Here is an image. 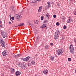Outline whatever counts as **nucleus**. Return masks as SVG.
Returning a JSON list of instances; mask_svg holds the SVG:
<instances>
[{"instance_id":"f257e3e1","label":"nucleus","mask_w":76,"mask_h":76,"mask_svg":"<svg viewBox=\"0 0 76 76\" xmlns=\"http://www.w3.org/2000/svg\"><path fill=\"white\" fill-rule=\"evenodd\" d=\"M69 49L70 53H75V50L74 49V47H73V46L72 45H70Z\"/></svg>"},{"instance_id":"f03ea898","label":"nucleus","mask_w":76,"mask_h":76,"mask_svg":"<svg viewBox=\"0 0 76 76\" xmlns=\"http://www.w3.org/2000/svg\"><path fill=\"white\" fill-rule=\"evenodd\" d=\"M0 42L2 47H3V48H6V46L5 45V42H4V41H3V39H1L0 41Z\"/></svg>"},{"instance_id":"7ed1b4c3","label":"nucleus","mask_w":76,"mask_h":76,"mask_svg":"<svg viewBox=\"0 0 76 76\" xmlns=\"http://www.w3.org/2000/svg\"><path fill=\"white\" fill-rule=\"evenodd\" d=\"M63 50L59 49L58 50L56 53L58 55H61L63 54Z\"/></svg>"},{"instance_id":"20e7f679","label":"nucleus","mask_w":76,"mask_h":76,"mask_svg":"<svg viewBox=\"0 0 76 76\" xmlns=\"http://www.w3.org/2000/svg\"><path fill=\"white\" fill-rule=\"evenodd\" d=\"M21 17H22V15L20 16L18 14L15 15L14 16L15 18L16 19H18V20H20Z\"/></svg>"},{"instance_id":"39448f33","label":"nucleus","mask_w":76,"mask_h":76,"mask_svg":"<svg viewBox=\"0 0 76 76\" xmlns=\"http://www.w3.org/2000/svg\"><path fill=\"white\" fill-rule=\"evenodd\" d=\"M19 66L20 67H21L22 69H25L26 67V65L23 63H21L20 64Z\"/></svg>"},{"instance_id":"423d86ee","label":"nucleus","mask_w":76,"mask_h":76,"mask_svg":"<svg viewBox=\"0 0 76 76\" xmlns=\"http://www.w3.org/2000/svg\"><path fill=\"white\" fill-rule=\"evenodd\" d=\"M1 35H2L3 37L4 38H6L7 37V33L4 32L3 31H1Z\"/></svg>"},{"instance_id":"0eeeda50","label":"nucleus","mask_w":76,"mask_h":76,"mask_svg":"<svg viewBox=\"0 0 76 76\" xmlns=\"http://www.w3.org/2000/svg\"><path fill=\"white\" fill-rule=\"evenodd\" d=\"M58 37H59V35L55 34L54 37L55 39H57L58 38Z\"/></svg>"},{"instance_id":"6e6552de","label":"nucleus","mask_w":76,"mask_h":76,"mask_svg":"<svg viewBox=\"0 0 76 76\" xmlns=\"http://www.w3.org/2000/svg\"><path fill=\"white\" fill-rule=\"evenodd\" d=\"M2 54L4 56H5L7 54V52L4 51L2 52Z\"/></svg>"},{"instance_id":"1a4fd4ad","label":"nucleus","mask_w":76,"mask_h":76,"mask_svg":"<svg viewBox=\"0 0 76 76\" xmlns=\"http://www.w3.org/2000/svg\"><path fill=\"white\" fill-rule=\"evenodd\" d=\"M20 72L19 71H17L16 72L15 75L17 76H19V75H20Z\"/></svg>"},{"instance_id":"9d476101","label":"nucleus","mask_w":76,"mask_h":76,"mask_svg":"<svg viewBox=\"0 0 76 76\" xmlns=\"http://www.w3.org/2000/svg\"><path fill=\"white\" fill-rule=\"evenodd\" d=\"M34 64H35V62L33 61L31 63H30L29 64L28 63L27 64L28 65V66H32V65H34Z\"/></svg>"},{"instance_id":"9b49d317","label":"nucleus","mask_w":76,"mask_h":76,"mask_svg":"<svg viewBox=\"0 0 76 76\" xmlns=\"http://www.w3.org/2000/svg\"><path fill=\"white\" fill-rule=\"evenodd\" d=\"M55 34H56L59 35H60V31H59V30H56V31Z\"/></svg>"},{"instance_id":"f8f14e48","label":"nucleus","mask_w":76,"mask_h":76,"mask_svg":"<svg viewBox=\"0 0 76 76\" xmlns=\"http://www.w3.org/2000/svg\"><path fill=\"white\" fill-rule=\"evenodd\" d=\"M72 20L71 19H69L67 20V22L68 23H70V22H72Z\"/></svg>"},{"instance_id":"ddd939ff","label":"nucleus","mask_w":76,"mask_h":76,"mask_svg":"<svg viewBox=\"0 0 76 76\" xmlns=\"http://www.w3.org/2000/svg\"><path fill=\"white\" fill-rule=\"evenodd\" d=\"M39 37H37L36 38V42H38L39 40Z\"/></svg>"},{"instance_id":"4468645a","label":"nucleus","mask_w":76,"mask_h":76,"mask_svg":"<svg viewBox=\"0 0 76 76\" xmlns=\"http://www.w3.org/2000/svg\"><path fill=\"white\" fill-rule=\"evenodd\" d=\"M15 7H10V10L12 12V11H13V9H14Z\"/></svg>"},{"instance_id":"2eb2a0df","label":"nucleus","mask_w":76,"mask_h":76,"mask_svg":"<svg viewBox=\"0 0 76 76\" xmlns=\"http://www.w3.org/2000/svg\"><path fill=\"white\" fill-rule=\"evenodd\" d=\"M43 72L45 74H46V75H47V74L48 73V71L47 70H44Z\"/></svg>"},{"instance_id":"dca6fc26","label":"nucleus","mask_w":76,"mask_h":76,"mask_svg":"<svg viewBox=\"0 0 76 76\" xmlns=\"http://www.w3.org/2000/svg\"><path fill=\"white\" fill-rule=\"evenodd\" d=\"M14 72H15V70L13 68L11 69V73L12 74L14 73Z\"/></svg>"},{"instance_id":"f3484780","label":"nucleus","mask_w":76,"mask_h":76,"mask_svg":"<svg viewBox=\"0 0 76 76\" xmlns=\"http://www.w3.org/2000/svg\"><path fill=\"white\" fill-rule=\"evenodd\" d=\"M25 61H28L29 60V57H27L25 58Z\"/></svg>"},{"instance_id":"a211bd4d","label":"nucleus","mask_w":76,"mask_h":76,"mask_svg":"<svg viewBox=\"0 0 76 76\" xmlns=\"http://www.w3.org/2000/svg\"><path fill=\"white\" fill-rule=\"evenodd\" d=\"M41 9H42V6H41L39 7V10H38V12H40V11L41 10Z\"/></svg>"},{"instance_id":"6ab92c4d","label":"nucleus","mask_w":76,"mask_h":76,"mask_svg":"<svg viewBox=\"0 0 76 76\" xmlns=\"http://www.w3.org/2000/svg\"><path fill=\"white\" fill-rule=\"evenodd\" d=\"M24 23H22L18 26H23L24 25Z\"/></svg>"},{"instance_id":"aec40b11","label":"nucleus","mask_w":76,"mask_h":76,"mask_svg":"<svg viewBox=\"0 0 76 76\" xmlns=\"http://www.w3.org/2000/svg\"><path fill=\"white\" fill-rule=\"evenodd\" d=\"M54 59V57L53 56H52L50 57V60L53 61Z\"/></svg>"},{"instance_id":"412c9836","label":"nucleus","mask_w":76,"mask_h":76,"mask_svg":"<svg viewBox=\"0 0 76 76\" xmlns=\"http://www.w3.org/2000/svg\"><path fill=\"white\" fill-rule=\"evenodd\" d=\"M43 23H45V24H47V23H48V21L47 20H45V21L43 22Z\"/></svg>"},{"instance_id":"4be33fe9","label":"nucleus","mask_w":76,"mask_h":76,"mask_svg":"<svg viewBox=\"0 0 76 76\" xmlns=\"http://www.w3.org/2000/svg\"><path fill=\"white\" fill-rule=\"evenodd\" d=\"M46 16L47 18H49L50 17V15H49V14L47 13L46 15Z\"/></svg>"},{"instance_id":"5701e85b","label":"nucleus","mask_w":76,"mask_h":76,"mask_svg":"<svg viewBox=\"0 0 76 76\" xmlns=\"http://www.w3.org/2000/svg\"><path fill=\"white\" fill-rule=\"evenodd\" d=\"M47 4L48 5V6L49 7H50V6H51V5L50 4V3L48 2Z\"/></svg>"},{"instance_id":"b1692460","label":"nucleus","mask_w":76,"mask_h":76,"mask_svg":"<svg viewBox=\"0 0 76 76\" xmlns=\"http://www.w3.org/2000/svg\"><path fill=\"white\" fill-rule=\"evenodd\" d=\"M43 28H45V27H46V26H47V25L44 24H43Z\"/></svg>"},{"instance_id":"393cba45","label":"nucleus","mask_w":76,"mask_h":76,"mask_svg":"<svg viewBox=\"0 0 76 76\" xmlns=\"http://www.w3.org/2000/svg\"><path fill=\"white\" fill-rule=\"evenodd\" d=\"M66 28H67V27H66V25H64V26L63 28L64 29H66Z\"/></svg>"},{"instance_id":"a878e982","label":"nucleus","mask_w":76,"mask_h":76,"mask_svg":"<svg viewBox=\"0 0 76 76\" xmlns=\"http://www.w3.org/2000/svg\"><path fill=\"white\" fill-rule=\"evenodd\" d=\"M36 2V1L34 0H34H32V2H31V3H35Z\"/></svg>"},{"instance_id":"bb28decb","label":"nucleus","mask_w":76,"mask_h":76,"mask_svg":"<svg viewBox=\"0 0 76 76\" xmlns=\"http://www.w3.org/2000/svg\"><path fill=\"white\" fill-rule=\"evenodd\" d=\"M59 24H60V23L59 22H57L56 25H57V26H58L59 25Z\"/></svg>"},{"instance_id":"cd10ccee","label":"nucleus","mask_w":76,"mask_h":76,"mask_svg":"<svg viewBox=\"0 0 76 76\" xmlns=\"http://www.w3.org/2000/svg\"><path fill=\"white\" fill-rule=\"evenodd\" d=\"M22 60H23L24 61H25V58H21Z\"/></svg>"},{"instance_id":"c85d7f7f","label":"nucleus","mask_w":76,"mask_h":76,"mask_svg":"<svg viewBox=\"0 0 76 76\" xmlns=\"http://www.w3.org/2000/svg\"><path fill=\"white\" fill-rule=\"evenodd\" d=\"M17 56V57H20V54H17L16 55Z\"/></svg>"},{"instance_id":"c756f323","label":"nucleus","mask_w":76,"mask_h":76,"mask_svg":"<svg viewBox=\"0 0 76 76\" xmlns=\"http://www.w3.org/2000/svg\"><path fill=\"white\" fill-rule=\"evenodd\" d=\"M68 60L69 61H71V60H72V59H71L70 58H68Z\"/></svg>"},{"instance_id":"7c9ffc66","label":"nucleus","mask_w":76,"mask_h":76,"mask_svg":"<svg viewBox=\"0 0 76 76\" xmlns=\"http://www.w3.org/2000/svg\"><path fill=\"white\" fill-rule=\"evenodd\" d=\"M45 49H47V48H48V47H49V46H47V45H46L45 46Z\"/></svg>"},{"instance_id":"2f4dec72","label":"nucleus","mask_w":76,"mask_h":76,"mask_svg":"<svg viewBox=\"0 0 76 76\" xmlns=\"http://www.w3.org/2000/svg\"><path fill=\"white\" fill-rule=\"evenodd\" d=\"M62 18V19H63V20H64V19H66V17H63Z\"/></svg>"},{"instance_id":"473e14b6","label":"nucleus","mask_w":76,"mask_h":76,"mask_svg":"<svg viewBox=\"0 0 76 76\" xmlns=\"http://www.w3.org/2000/svg\"><path fill=\"white\" fill-rule=\"evenodd\" d=\"M11 19H12V20H14V17H12Z\"/></svg>"},{"instance_id":"72a5a7b5","label":"nucleus","mask_w":76,"mask_h":76,"mask_svg":"<svg viewBox=\"0 0 76 76\" xmlns=\"http://www.w3.org/2000/svg\"><path fill=\"white\" fill-rule=\"evenodd\" d=\"M41 20H43V17L42 16L41 17Z\"/></svg>"},{"instance_id":"f704fd0d","label":"nucleus","mask_w":76,"mask_h":76,"mask_svg":"<svg viewBox=\"0 0 76 76\" xmlns=\"http://www.w3.org/2000/svg\"><path fill=\"white\" fill-rule=\"evenodd\" d=\"M53 18H56V15H53Z\"/></svg>"},{"instance_id":"c9c22d12","label":"nucleus","mask_w":76,"mask_h":76,"mask_svg":"<svg viewBox=\"0 0 76 76\" xmlns=\"http://www.w3.org/2000/svg\"><path fill=\"white\" fill-rule=\"evenodd\" d=\"M9 23L10 25H11V24H12V23H11L10 22H9Z\"/></svg>"},{"instance_id":"e433bc0d","label":"nucleus","mask_w":76,"mask_h":76,"mask_svg":"<svg viewBox=\"0 0 76 76\" xmlns=\"http://www.w3.org/2000/svg\"><path fill=\"white\" fill-rule=\"evenodd\" d=\"M14 57H15V58H16V57H17V56H16V55L14 56Z\"/></svg>"},{"instance_id":"4c0bfd02","label":"nucleus","mask_w":76,"mask_h":76,"mask_svg":"<svg viewBox=\"0 0 76 76\" xmlns=\"http://www.w3.org/2000/svg\"><path fill=\"white\" fill-rule=\"evenodd\" d=\"M50 45H53V43H50Z\"/></svg>"},{"instance_id":"58836bf2","label":"nucleus","mask_w":76,"mask_h":76,"mask_svg":"<svg viewBox=\"0 0 76 76\" xmlns=\"http://www.w3.org/2000/svg\"><path fill=\"white\" fill-rule=\"evenodd\" d=\"M57 5L58 6H60V4L59 3H58V4Z\"/></svg>"},{"instance_id":"ea45409f","label":"nucleus","mask_w":76,"mask_h":76,"mask_svg":"<svg viewBox=\"0 0 76 76\" xmlns=\"http://www.w3.org/2000/svg\"><path fill=\"white\" fill-rule=\"evenodd\" d=\"M36 1H40L41 0H36Z\"/></svg>"},{"instance_id":"a19ab883","label":"nucleus","mask_w":76,"mask_h":76,"mask_svg":"<svg viewBox=\"0 0 76 76\" xmlns=\"http://www.w3.org/2000/svg\"><path fill=\"white\" fill-rule=\"evenodd\" d=\"M29 25H31V26H32V25H32V24H30Z\"/></svg>"},{"instance_id":"79ce46f5","label":"nucleus","mask_w":76,"mask_h":76,"mask_svg":"<svg viewBox=\"0 0 76 76\" xmlns=\"http://www.w3.org/2000/svg\"><path fill=\"white\" fill-rule=\"evenodd\" d=\"M74 42H76V39H74Z\"/></svg>"},{"instance_id":"37998d69","label":"nucleus","mask_w":76,"mask_h":76,"mask_svg":"<svg viewBox=\"0 0 76 76\" xmlns=\"http://www.w3.org/2000/svg\"><path fill=\"white\" fill-rule=\"evenodd\" d=\"M44 28V27H43V26H42V27H41V28Z\"/></svg>"},{"instance_id":"c03bdc74","label":"nucleus","mask_w":76,"mask_h":76,"mask_svg":"<svg viewBox=\"0 0 76 76\" xmlns=\"http://www.w3.org/2000/svg\"><path fill=\"white\" fill-rule=\"evenodd\" d=\"M35 56H37L38 55H37V54H36L35 55Z\"/></svg>"},{"instance_id":"a18cd8bd","label":"nucleus","mask_w":76,"mask_h":76,"mask_svg":"<svg viewBox=\"0 0 76 76\" xmlns=\"http://www.w3.org/2000/svg\"><path fill=\"white\" fill-rule=\"evenodd\" d=\"M2 25H0V27H2Z\"/></svg>"},{"instance_id":"49530a36","label":"nucleus","mask_w":76,"mask_h":76,"mask_svg":"<svg viewBox=\"0 0 76 76\" xmlns=\"http://www.w3.org/2000/svg\"><path fill=\"white\" fill-rule=\"evenodd\" d=\"M75 73H76V70H75Z\"/></svg>"},{"instance_id":"de8ad7c7","label":"nucleus","mask_w":76,"mask_h":76,"mask_svg":"<svg viewBox=\"0 0 76 76\" xmlns=\"http://www.w3.org/2000/svg\"><path fill=\"white\" fill-rule=\"evenodd\" d=\"M30 1H32V0Z\"/></svg>"},{"instance_id":"09e8293b","label":"nucleus","mask_w":76,"mask_h":76,"mask_svg":"<svg viewBox=\"0 0 76 76\" xmlns=\"http://www.w3.org/2000/svg\"><path fill=\"white\" fill-rule=\"evenodd\" d=\"M71 1H73V0H71Z\"/></svg>"},{"instance_id":"8fccbe9b","label":"nucleus","mask_w":76,"mask_h":76,"mask_svg":"<svg viewBox=\"0 0 76 76\" xmlns=\"http://www.w3.org/2000/svg\"><path fill=\"white\" fill-rule=\"evenodd\" d=\"M0 23H1V21H0Z\"/></svg>"},{"instance_id":"3c124183","label":"nucleus","mask_w":76,"mask_h":76,"mask_svg":"<svg viewBox=\"0 0 76 76\" xmlns=\"http://www.w3.org/2000/svg\"><path fill=\"white\" fill-rule=\"evenodd\" d=\"M35 76H38V75H35Z\"/></svg>"},{"instance_id":"603ef678","label":"nucleus","mask_w":76,"mask_h":76,"mask_svg":"<svg viewBox=\"0 0 76 76\" xmlns=\"http://www.w3.org/2000/svg\"><path fill=\"white\" fill-rule=\"evenodd\" d=\"M52 4H53V2H52Z\"/></svg>"}]
</instances>
